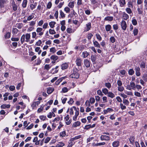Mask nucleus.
<instances>
[{"mask_svg":"<svg viewBox=\"0 0 147 147\" xmlns=\"http://www.w3.org/2000/svg\"><path fill=\"white\" fill-rule=\"evenodd\" d=\"M74 109L75 111V115L73 117V120L75 121L76 120L77 117L79 115V109L78 108H76L74 106L71 108L70 109L69 108L68 109L67 112H69V114L71 116H72L74 113Z\"/></svg>","mask_w":147,"mask_h":147,"instance_id":"f257e3e1","label":"nucleus"},{"mask_svg":"<svg viewBox=\"0 0 147 147\" xmlns=\"http://www.w3.org/2000/svg\"><path fill=\"white\" fill-rule=\"evenodd\" d=\"M78 71L77 69H74L73 72L70 75L69 77L71 78H78L79 77V74L78 73Z\"/></svg>","mask_w":147,"mask_h":147,"instance_id":"f03ea898","label":"nucleus"},{"mask_svg":"<svg viewBox=\"0 0 147 147\" xmlns=\"http://www.w3.org/2000/svg\"><path fill=\"white\" fill-rule=\"evenodd\" d=\"M75 63L78 66H81L82 64V60L81 58L80 57H77L75 61Z\"/></svg>","mask_w":147,"mask_h":147,"instance_id":"7ed1b4c3","label":"nucleus"},{"mask_svg":"<svg viewBox=\"0 0 147 147\" xmlns=\"http://www.w3.org/2000/svg\"><path fill=\"white\" fill-rule=\"evenodd\" d=\"M69 119V115H67L64 118V120L65 121H67L66 122V123L67 125H69L71 123V120L70 119L68 121Z\"/></svg>","mask_w":147,"mask_h":147,"instance_id":"20e7f679","label":"nucleus"},{"mask_svg":"<svg viewBox=\"0 0 147 147\" xmlns=\"http://www.w3.org/2000/svg\"><path fill=\"white\" fill-rule=\"evenodd\" d=\"M121 25L122 29L125 30L127 27L126 22L124 20H122L121 22Z\"/></svg>","mask_w":147,"mask_h":147,"instance_id":"39448f33","label":"nucleus"},{"mask_svg":"<svg viewBox=\"0 0 147 147\" xmlns=\"http://www.w3.org/2000/svg\"><path fill=\"white\" fill-rule=\"evenodd\" d=\"M143 5H141L140 6H138L137 11L139 14H143Z\"/></svg>","mask_w":147,"mask_h":147,"instance_id":"423d86ee","label":"nucleus"},{"mask_svg":"<svg viewBox=\"0 0 147 147\" xmlns=\"http://www.w3.org/2000/svg\"><path fill=\"white\" fill-rule=\"evenodd\" d=\"M40 101H37L33 102L31 105V107L33 109H34L35 107H36L40 103Z\"/></svg>","mask_w":147,"mask_h":147,"instance_id":"0eeeda50","label":"nucleus"},{"mask_svg":"<svg viewBox=\"0 0 147 147\" xmlns=\"http://www.w3.org/2000/svg\"><path fill=\"white\" fill-rule=\"evenodd\" d=\"M136 71V74L137 76H139L141 75L140 73V68L139 67H136L135 68Z\"/></svg>","mask_w":147,"mask_h":147,"instance_id":"6e6552de","label":"nucleus"},{"mask_svg":"<svg viewBox=\"0 0 147 147\" xmlns=\"http://www.w3.org/2000/svg\"><path fill=\"white\" fill-rule=\"evenodd\" d=\"M100 138L102 140H105L106 141H108L110 140L109 136L106 135H101Z\"/></svg>","mask_w":147,"mask_h":147,"instance_id":"1a4fd4ad","label":"nucleus"},{"mask_svg":"<svg viewBox=\"0 0 147 147\" xmlns=\"http://www.w3.org/2000/svg\"><path fill=\"white\" fill-rule=\"evenodd\" d=\"M25 42H28L30 41V35L29 33H27L25 35Z\"/></svg>","mask_w":147,"mask_h":147,"instance_id":"9d476101","label":"nucleus"},{"mask_svg":"<svg viewBox=\"0 0 147 147\" xmlns=\"http://www.w3.org/2000/svg\"><path fill=\"white\" fill-rule=\"evenodd\" d=\"M84 63L86 67H88L90 66V61L88 59H85L84 60Z\"/></svg>","mask_w":147,"mask_h":147,"instance_id":"9b49d317","label":"nucleus"},{"mask_svg":"<svg viewBox=\"0 0 147 147\" xmlns=\"http://www.w3.org/2000/svg\"><path fill=\"white\" fill-rule=\"evenodd\" d=\"M81 137V136L80 135L76 136L74 138H71L69 140V142H73L76 140L80 138Z\"/></svg>","mask_w":147,"mask_h":147,"instance_id":"f8f14e48","label":"nucleus"},{"mask_svg":"<svg viewBox=\"0 0 147 147\" xmlns=\"http://www.w3.org/2000/svg\"><path fill=\"white\" fill-rule=\"evenodd\" d=\"M7 0H0V6L1 7H3L4 5L6 3Z\"/></svg>","mask_w":147,"mask_h":147,"instance_id":"ddd939ff","label":"nucleus"},{"mask_svg":"<svg viewBox=\"0 0 147 147\" xmlns=\"http://www.w3.org/2000/svg\"><path fill=\"white\" fill-rule=\"evenodd\" d=\"M113 19V16H108L104 18V20L106 21H112Z\"/></svg>","mask_w":147,"mask_h":147,"instance_id":"4468645a","label":"nucleus"},{"mask_svg":"<svg viewBox=\"0 0 147 147\" xmlns=\"http://www.w3.org/2000/svg\"><path fill=\"white\" fill-rule=\"evenodd\" d=\"M93 43L94 46L95 47L98 48H100V45L97 41L93 40Z\"/></svg>","mask_w":147,"mask_h":147,"instance_id":"2eb2a0df","label":"nucleus"},{"mask_svg":"<svg viewBox=\"0 0 147 147\" xmlns=\"http://www.w3.org/2000/svg\"><path fill=\"white\" fill-rule=\"evenodd\" d=\"M68 64L67 63H65L62 64L61 66V68L62 70H64L67 69L68 67Z\"/></svg>","mask_w":147,"mask_h":147,"instance_id":"dca6fc26","label":"nucleus"},{"mask_svg":"<svg viewBox=\"0 0 147 147\" xmlns=\"http://www.w3.org/2000/svg\"><path fill=\"white\" fill-rule=\"evenodd\" d=\"M12 6L13 10L14 11H16L17 9L18 6L16 4L15 2L14 1H13L12 2Z\"/></svg>","mask_w":147,"mask_h":147,"instance_id":"f3484780","label":"nucleus"},{"mask_svg":"<svg viewBox=\"0 0 147 147\" xmlns=\"http://www.w3.org/2000/svg\"><path fill=\"white\" fill-rule=\"evenodd\" d=\"M130 85L132 89L136 90V85L134 82H131L130 83Z\"/></svg>","mask_w":147,"mask_h":147,"instance_id":"a211bd4d","label":"nucleus"},{"mask_svg":"<svg viewBox=\"0 0 147 147\" xmlns=\"http://www.w3.org/2000/svg\"><path fill=\"white\" fill-rule=\"evenodd\" d=\"M86 30H85V31L87 32L90 30L91 27V23L90 22H88L86 24Z\"/></svg>","mask_w":147,"mask_h":147,"instance_id":"6ab92c4d","label":"nucleus"},{"mask_svg":"<svg viewBox=\"0 0 147 147\" xmlns=\"http://www.w3.org/2000/svg\"><path fill=\"white\" fill-rule=\"evenodd\" d=\"M119 3L120 6L121 7H123L125 4V0H119Z\"/></svg>","mask_w":147,"mask_h":147,"instance_id":"aec40b11","label":"nucleus"},{"mask_svg":"<svg viewBox=\"0 0 147 147\" xmlns=\"http://www.w3.org/2000/svg\"><path fill=\"white\" fill-rule=\"evenodd\" d=\"M123 17L125 20H127L129 18V15L125 12L123 13Z\"/></svg>","mask_w":147,"mask_h":147,"instance_id":"412c9836","label":"nucleus"},{"mask_svg":"<svg viewBox=\"0 0 147 147\" xmlns=\"http://www.w3.org/2000/svg\"><path fill=\"white\" fill-rule=\"evenodd\" d=\"M89 55L88 53L86 51H85L82 53V56L84 58L87 57Z\"/></svg>","mask_w":147,"mask_h":147,"instance_id":"4be33fe9","label":"nucleus"},{"mask_svg":"<svg viewBox=\"0 0 147 147\" xmlns=\"http://www.w3.org/2000/svg\"><path fill=\"white\" fill-rule=\"evenodd\" d=\"M119 145V142L118 141H115L112 143V146L113 147H117Z\"/></svg>","mask_w":147,"mask_h":147,"instance_id":"5701e85b","label":"nucleus"},{"mask_svg":"<svg viewBox=\"0 0 147 147\" xmlns=\"http://www.w3.org/2000/svg\"><path fill=\"white\" fill-rule=\"evenodd\" d=\"M81 123L79 121H77L73 123L72 126L73 127H76L80 125Z\"/></svg>","mask_w":147,"mask_h":147,"instance_id":"b1692460","label":"nucleus"},{"mask_svg":"<svg viewBox=\"0 0 147 147\" xmlns=\"http://www.w3.org/2000/svg\"><path fill=\"white\" fill-rule=\"evenodd\" d=\"M35 51L36 52H38V54L40 55L42 52V51L40 49V48L39 47H36L35 49Z\"/></svg>","mask_w":147,"mask_h":147,"instance_id":"393cba45","label":"nucleus"},{"mask_svg":"<svg viewBox=\"0 0 147 147\" xmlns=\"http://www.w3.org/2000/svg\"><path fill=\"white\" fill-rule=\"evenodd\" d=\"M135 137L134 136H131L129 139V140L130 141V143L133 144L134 142Z\"/></svg>","mask_w":147,"mask_h":147,"instance_id":"a878e982","label":"nucleus"},{"mask_svg":"<svg viewBox=\"0 0 147 147\" xmlns=\"http://www.w3.org/2000/svg\"><path fill=\"white\" fill-rule=\"evenodd\" d=\"M65 145L64 143L62 142H58V144L56 145L55 146L56 147H62Z\"/></svg>","mask_w":147,"mask_h":147,"instance_id":"bb28decb","label":"nucleus"},{"mask_svg":"<svg viewBox=\"0 0 147 147\" xmlns=\"http://www.w3.org/2000/svg\"><path fill=\"white\" fill-rule=\"evenodd\" d=\"M50 58L51 60L55 61L58 59V57L56 55H52L51 56Z\"/></svg>","mask_w":147,"mask_h":147,"instance_id":"cd10ccee","label":"nucleus"},{"mask_svg":"<svg viewBox=\"0 0 147 147\" xmlns=\"http://www.w3.org/2000/svg\"><path fill=\"white\" fill-rule=\"evenodd\" d=\"M28 1L27 0H23L22 3V6L23 8L26 7Z\"/></svg>","mask_w":147,"mask_h":147,"instance_id":"c85d7f7f","label":"nucleus"},{"mask_svg":"<svg viewBox=\"0 0 147 147\" xmlns=\"http://www.w3.org/2000/svg\"><path fill=\"white\" fill-rule=\"evenodd\" d=\"M59 13L61 18H64L65 17V14L62 10H60Z\"/></svg>","mask_w":147,"mask_h":147,"instance_id":"c756f323","label":"nucleus"},{"mask_svg":"<svg viewBox=\"0 0 147 147\" xmlns=\"http://www.w3.org/2000/svg\"><path fill=\"white\" fill-rule=\"evenodd\" d=\"M107 94L108 96L109 97L112 98H113L115 97L114 94L111 92H109Z\"/></svg>","mask_w":147,"mask_h":147,"instance_id":"7c9ffc66","label":"nucleus"},{"mask_svg":"<svg viewBox=\"0 0 147 147\" xmlns=\"http://www.w3.org/2000/svg\"><path fill=\"white\" fill-rule=\"evenodd\" d=\"M125 11L127 13L129 14H130L131 13L133 14L132 11L130 8H127L125 9Z\"/></svg>","mask_w":147,"mask_h":147,"instance_id":"2f4dec72","label":"nucleus"},{"mask_svg":"<svg viewBox=\"0 0 147 147\" xmlns=\"http://www.w3.org/2000/svg\"><path fill=\"white\" fill-rule=\"evenodd\" d=\"M111 28V26L109 24L105 26V29L106 31L107 32L109 31Z\"/></svg>","mask_w":147,"mask_h":147,"instance_id":"473e14b6","label":"nucleus"},{"mask_svg":"<svg viewBox=\"0 0 147 147\" xmlns=\"http://www.w3.org/2000/svg\"><path fill=\"white\" fill-rule=\"evenodd\" d=\"M123 103L125 105L127 106L129 104V102L127 100L123 99Z\"/></svg>","mask_w":147,"mask_h":147,"instance_id":"72a5a7b5","label":"nucleus"},{"mask_svg":"<svg viewBox=\"0 0 147 147\" xmlns=\"http://www.w3.org/2000/svg\"><path fill=\"white\" fill-rule=\"evenodd\" d=\"M74 1L70 2L68 4V6L71 8H73L74 6Z\"/></svg>","mask_w":147,"mask_h":147,"instance_id":"f704fd0d","label":"nucleus"},{"mask_svg":"<svg viewBox=\"0 0 147 147\" xmlns=\"http://www.w3.org/2000/svg\"><path fill=\"white\" fill-rule=\"evenodd\" d=\"M134 95L135 96L139 97L141 96L140 93L136 91L134 92Z\"/></svg>","mask_w":147,"mask_h":147,"instance_id":"c9c22d12","label":"nucleus"},{"mask_svg":"<svg viewBox=\"0 0 147 147\" xmlns=\"http://www.w3.org/2000/svg\"><path fill=\"white\" fill-rule=\"evenodd\" d=\"M66 31L68 33H71L74 32V31L71 28H67L66 29Z\"/></svg>","mask_w":147,"mask_h":147,"instance_id":"e433bc0d","label":"nucleus"},{"mask_svg":"<svg viewBox=\"0 0 147 147\" xmlns=\"http://www.w3.org/2000/svg\"><path fill=\"white\" fill-rule=\"evenodd\" d=\"M25 35L23 34L21 37V42L22 44L25 41Z\"/></svg>","mask_w":147,"mask_h":147,"instance_id":"4c0bfd02","label":"nucleus"},{"mask_svg":"<svg viewBox=\"0 0 147 147\" xmlns=\"http://www.w3.org/2000/svg\"><path fill=\"white\" fill-rule=\"evenodd\" d=\"M56 22H51L49 24V25L50 27L51 28H53L54 26L55 25V24Z\"/></svg>","mask_w":147,"mask_h":147,"instance_id":"58836bf2","label":"nucleus"},{"mask_svg":"<svg viewBox=\"0 0 147 147\" xmlns=\"http://www.w3.org/2000/svg\"><path fill=\"white\" fill-rule=\"evenodd\" d=\"M53 89L49 88L47 89V93L49 94H50L53 92Z\"/></svg>","mask_w":147,"mask_h":147,"instance_id":"ea45409f","label":"nucleus"},{"mask_svg":"<svg viewBox=\"0 0 147 147\" xmlns=\"http://www.w3.org/2000/svg\"><path fill=\"white\" fill-rule=\"evenodd\" d=\"M120 106L121 109L122 110H125L126 109V107L125 105H124L123 104L121 103L120 104Z\"/></svg>","mask_w":147,"mask_h":147,"instance_id":"a19ab883","label":"nucleus"},{"mask_svg":"<svg viewBox=\"0 0 147 147\" xmlns=\"http://www.w3.org/2000/svg\"><path fill=\"white\" fill-rule=\"evenodd\" d=\"M142 78L145 82L147 81V74H144L142 76Z\"/></svg>","mask_w":147,"mask_h":147,"instance_id":"79ce46f5","label":"nucleus"},{"mask_svg":"<svg viewBox=\"0 0 147 147\" xmlns=\"http://www.w3.org/2000/svg\"><path fill=\"white\" fill-rule=\"evenodd\" d=\"M137 89L138 91H140V90H141L142 88V86L139 84H136V89Z\"/></svg>","mask_w":147,"mask_h":147,"instance_id":"37998d69","label":"nucleus"},{"mask_svg":"<svg viewBox=\"0 0 147 147\" xmlns=\"http://www.w3.org/2000/svg\"><path fill=\"white\" fill-rule=\"evenodd\" d=\"M37 33V35L38 36V37H40L43 34L44 31H38L36 32Z\"/></svg>","mask_w":147,"mask_h":147,"instance_id":"c03bdc74","label":"nucleus"},{"mask_svg":"<svg viewBox=\"0 0 147 147\" xmlns=\"http://www.w3.org/2000/svg\"><path fill=\"white\" fill-rule=\"evenodd\" d=\"M146 67L145 63L142 62H141L140 64V67L142 68H145Z\"/></svg>","mask_w":147,"mask_h":147,"instance_id":"a18cd8bd","label":"nucleus"},{"mask_svg":"<svg viewBox=\"0 0 147 147\" xmlns=\"http://www.w3.org/2000/svg\"><path fill=\"white\" fill-rule=\"evenodd\" d=\"M18 32V30L16 28H13L12 33L14 34H16Z\"/></svg>","mask_w":147,"mask_h":147,"instance_id":"49530a36","label":"nucleus"},{"mask_svg":"<svg viewBox=\"0 0 147 147\" xmlns=\"http://www.w3.org/2000/svg\"><path fill=\"white\" fill-rule=\"evenodd\" d=\"M34 17V16L33 14L28 16L27 18V20L30 21L32 20Z\"/></svg>","mask_w":147,"mask_h":147,"instance_id":"de8ad7c7","label":"nucleus"},{"mask_svg":"<svg viewBox=\"0 0 147 147\" xmlns=\"http://www.w3.org/2000/svg\"><path fill=\"white\" fill-rule=\"evenodd\" d=\"M51 67V66H50L49 65L46 64L45 66L44 69L47 71H48Z\"/></svg>","mask_w":147,"mask_h":147,"instance_id":"09e8293b","label":"nucleus"},{"mask_svg":"<svg viewBox=\"0 0 147 147\" xmlns=\"http://www.w3.org/2000/svg\"><path fill=\"white\" fill-rule=\"evenodd\" d=\"M70 8L67 7H66L64 9V11L67 13H69L70 11Z\"/></svg>","mask_w":147,"mask_h":147,"instance_id":"8fccbe9b","label":"nucleus"},{"mask_svg":"<svg viewBox=\"0 0 147 147\" xmlns=\"http://www.w3.org/2000/svg\"><path fill=\"white\" fill-rule=\"evenodd\" d=\"M36 36L37 34L36 32H33L32 33V38L36 39L37 38Z\"/></svg>","mask_w":147,"mask_h":147,"instance_id":"3c124183","label":"nucleus"},{"mask_svg":"<svg viewBox=\"0 0 147 147\" xmlns=\"http://www.w3.org/2000/svg\"><path fill=\"white\" fill-rule=\"evenodd\" d=\"M93 36V35L92 34L89 33L87 35V38L89 40H90Z\"/></svg>","mask_w":147,"mask_h":147,"instance_id":"603ef678","label":"nucleus"},{"mask_svg":"<svg viewBox=\"0 0 147 147\" xmlns=\"http://www.w3.org/2000/svg\"><path fill=\"white\" fill-rule=\"evenodd\" d=\"M134 71L132 69H130L129 70L128 74L129 75H132L134 73Z\"/></svg>","mask_w":147,"mask_h":147,"instance_id":"864d4df0","label":"nucleus"},{"mask_svg":"<svg viewBox=\"0 0 147 147\" xmlns=\"http://www.w3.org/2000/svg\"><path fill=\"white\" fill-rule=\"evenodd\" d=\"M102 91L103 93L106 95L108 94L109 93L108 90L106 88L103 89L102 90Z\"/></svg>","mask_w":147,"mask_h":147,"instance_id":"5fc2aeb1","label":"nucleus"},{"mask_svg":"<svg viewBox=\"0 0 147 147\" xmlns=\"http://www.w3.org/2000/svg\"><path fill=\"white\" fill-rule=\"evenodd\" d=\"M11 33L9 32H7L5 35V38H9L10 37Z\"/></svg>","mask_w":147,"mask_h":147,"instance_id":"6e6d98bb","label":"nucleus"},{"mask_svg":"<svg viewBox=\"0 0 147 147\" xmlns=\"http://www.w3.org/2000/svg\"><path fill=\"white\" fill-rule=\"evenodd\" d=\"M44 106V105H42L41 107L40 108L38 109L37 110V112L38 113H40L43 110V107Z\"/></svg>","mask_w":147,"mask_h":147,"instance_id":"4d7b16f0","label":"nucleus"},{"mask_svg":"<svg viewBox=\"0 0 147 147\" xmlns=\"http://www.w3.org/2000/svg\"><path fill=\"white\" fill-rule=\"evenodd\" d=\"M110 40L111 42L112 43H114L115 41V39L113 36H111L110 38Z\"/></svg>","mask_w":147,"mask_h":147,"instance_id":"13d9d810","label":"nucleus"},{"mask_svg":"<svg viewBox=\"0 0 147 147\" xmlns=\"http://www.w3.org/2000/svg\"><path fill=\"white\" fill-rule=\"evenodd\" d=\"M117 88L118 90L120 92L123 91L124 89V87L121 86H118Z\"/></svg>","mask_w":147,"mask_h":147,"instance_id":"bf43d9fd","label":"nucleus"},{"mask_svg":"<svg viewBox=\"0 0 147 147\" xmlns=\"http://www.w3.org/2000/svg\"><path fill=\"white\" fill-rule=\"evenodd\" d=\"M67 98L66 97L63 98L62 97L61 98V100H62V102L63 104H65L67 100Z\"/></svg>","mask_w":147,"mask_h":147,"instance_id":"052dcab7","label":"nucleus"},{"mask_svg":"<svg viewBox=\"0 0 147 147\" xmlns=\"http://www.w3.org/2000/svg\"><path fill=\"white\" fill-rule=\"evenodd\" d=\"M50 51L51 52L54 53L56 51V50L55 47H52L50 49Z\"/></svg>","mask_w":147,"mask_h":147,"instance_id":"680f3d73","label":"nucleus"},{"mask_svg":"<svg viewBox=\"0 0 147 147\" xmlns=\"http://www.w3.org/2000/svg\"><path fill=\"white\" fill-rule=\"evenodd\" d=\"M49 33L50 34H53L56 33V32L54 30L50 29L49 30Z\"/></svg>","mask_w":147,"mask_h":147,"instance_id":"e2e57ef3","label":"nucleus"},{"mask_svg":"<svg viewBox=\"0 0 147 147\" xmlns=\"http://www.w3.org/2000/svg\"><path fill=\"white\" fill-rule=\"evenodd\" d=\"M96 35L97 39H98L99 41H101L102 40V37L99 34H96Z\"/></svg>","mask_w":147,"mask_h":147,"instance_id":"0e129e2a","label":"nucleus"},{"mask_svg":"<svg viewBox=\"0 0 147 147\" xmlns=\"http://www.w3.org/2000/svg\"><path fill=\"white\" fill-rule=\"evenodd\" d=\"M36 5L35 4H31L30 5V8L31 10H32L36 7Z\"/></svg>","mask_w":147,"mask_h":147,"instance_id":"69168bd1","label":"nucleus"},{"mask_svg":"<svg viewBox=\"0 0 147 147\" xmlns=\"http://www.w3.org/2000/svg\"><path fill=\"white\" fill-rule=\"evenodd\" d=\"M42 43L41 40H38L36 43L35 45L37 46H40Z\"/></svg>","mask_w":147,"mask_h":147,"instance_id":"338daca9","label":"nucleus"},{"mask_svg":"<svg viewBox=\"0 0 147 147\" xmlns=\"http://www.w3.org/2000/svg\"><path fill=\"white\" fill-rule=\"evenodd\" d=\"M95 101V100L94 98H91L89 100V102L91 104L94 103Z\"/></svg>","mask_w":147,"mask_h":147,"instance_id":"774afa93","label":"nucleus"}]
</instances>
